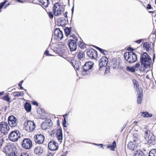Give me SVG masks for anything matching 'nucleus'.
<instances>
[{"instance_id":"2eb2a0df","label":"nucleus","mask_w":156,"mask_h":156,"mask_svg":"<svg viewBox=\"0 0 156 156\" xmlns=\"http://www.w3.org/2000/svg\"><path fill=\"white\" fill-rule=\"evenodd\" d=\"M16 119L12 115L9 116L8 119V123L10 127H15L17 124Z\"/></svg>"},{"instance_id":"c85d7f7f","label":"nucleus","mask_w":156,"mask_h":156,"mask_svg":"<svg viewBox=\"0 0 156 156\" xmlns=\"http://www.w3.org/2000/svg\"><path fill=\"white\" fill-rule=\"evenodd\" d=\"M116 146V143L115 141H114L112 145L109 144L107 146V148L110 149L112 151H114Z\"/></svg>"},{"instance_id":"13d9d810","label":"nucleus","mask_w":156,"mask_h":156,"mask_svg":"<svg viewBox=\"0 0 156 156\" xmlns=\"http://www.w3.org/2000/svg\"><path fill=\"white\" fill-rule=\"evenodd\" d=\"M127 50L128 51H130L132 52H133L134 51V49L132 48H131L130 47H128Z\"/></svg>"},{"instance_id":"2f4dec72","label":"nucleus","mask_w":156,"mask_h":156,"mask_svg":"<svg viewBox=\"0 0 156 156\" xmlns=\"http://www.w3.org/2000/svg\"><path fill=\"white\" fill-rule=\"evenodd\" d=\"M134 156H146V155L142 151L137 150L135 153Z\"/></svg>"},{"instance_id":"0e129e2a","label":"nucleus","mask_w":156,"mask_h":156,"mask_svg":"<svg viewBox=\"0 0 156 156\" xmlns=\"http://www.w3.org/2000/svg\"><path fill=\"white\" fill-rule=\"evenodd\" d=\"M60 122L59 120L58 119L57 121V124L58 126H60Z\"/></svg>"},{"instance_id":"49530a36","label":"nucleus","mask_w":156,"mask_h":156,"mask_svg":"<svg viewBox=\"0 0 156 156\" xmlns=\"http://www.w3.org/2000/svg\"><path fill=\"white\" fill-rule=\"evenodd\" d=\"M3 100L6 101L8 102H9L10 100V98L9 97L8 95H6L3 97L2 98Z\"/></svg>"},{"instance_id":"603ef678","label":"nucleus","mask_w":156,"mask_h":156,"mask_svg":"<svg viewBox=\"0 0 156 156\" xmlns=\"http://www.w3.org/2000/svg\"><path fill=\"white\" fill-rule=\"evenodd\" d=\"M48 16L50 18L52 19L53 18V13L51 12H49L48 13Z\"/></svg>"},{"instance_id":"e2e57ef3","label":"nucleus","mask_w":156,"mask_h":156,"mask_svg":"<svg viewBox=\"0 0 156 156\" xmlns=\"http://www.w3.org/2000/svg\"><path fill=\"white\" fill-rule=\"evenodd\" d=\"M97 145L98 146H100L101 147H103V144H97Z\"/></svg>"},{"instance_id":"4c0bfd02","label":"nucleus","mask_w":156,"mask_h":156,"mask_svg":"<svg viewBox=\"0 0 156 156\" xmlns=\"http://www.w3.org/2000/svg\"><path fill=\"white\" fill-rule=\"evenodd\" d=\"M35 128V127H24L23 129L25 130L27 132L29 133L33 131Z\"/></svg>"},{"instance_id":"69168bd1","label":"nucleus","mask_w":156,"mask_h":156,"mask_svg":"<svg viewBox=\"0 0 156 156\" xmlns=\"http://www.w3.org/2000/svg\"><path fill=\"white\" fill-rule=\"evenodd\" d=\"M67 12H65V13L64 14V16L65 17H67Z\"/></svg>"},{"instance_id":"c756f323","label":"nucleus","mask_w":156,"mask_h":156,"mask_svg":"<svg viewBox=\"0 0 156 156\" xmlns=\"http://www.w3.org/2000/svg\"><path fill=\"white\" fill-rule=\"evenodd\" d=\"M24 124L26 127H32L35 126L34 122L30 120H28L25 122Z\"/></svg>"},{"instance_id":"8fccbe9b","label":"nucleus","mask_w":156,"mask_h":156,"mask_svg":"<svg viewBox=\"0 0 156 156\" xmlns=\"http://www.w3.org/2000/svg\"><path fill=\"white\" fill-rule=\"evenodd\" d=\"M7 2V1L5 0L0 3V10L2 8V7L4 6L5 5Z\"/></svg>"},{"instance_id":"f03ea898","label":"nucleus","mask_w":156,"mask_h":156,"mask_svg":"<svg viewBox=\"0 0 156 156\" xmlns=\"http://www.w3.org/2000/svg\"><path fill=\"white\" fill-rule=\"evenodd\" d=\"M124 58L126 61L129 63H133L137 60L136 54L133 52H126L124 54Z\"/></svg>"},{"instance_id":"4d7b16f0","label":"nucleus","mask_w":156,"mask_h":156,"mask_svg":"<svg viewBox=\"0 0 156 156\" xmlns=\"http://www.w3.org/2000/svg\"><path fill=\"white\" fill-rule=\"evenodd\" d=\"M8 156H17V155L16 154L15 151H13Z\"/></svg>"},{"instance_id":"20e7f679","label":"nucleus","mask_w":156,"mask_h":156,"mask_svg":"<svg viewBox=\"0 0 156 156\" xmlns=\"http://www.w3.org/2000/svg\"><path fill=\"white\" fill-rule=\"evenodd\" d=\"M18 130L12 131L9 135V139L12 142H16L20 137V134Z\"/></svg>"},{"instance_id":"72a5a7b5","label":"nucleus","mask_w":156,"mask_h":156,"mask_svg":"<svg viewBox=\"0 0 156 156\" xmlns=\"http://www.w3.org/2000/svg\"><path fill=\"white\" fill-rule=\"evenodd\" d=\"M24 94L23 91H16L13 93V95L14 97L23 96Z\"/></svg>"},{"instance_id":"680f3d73","label":"nucleus","mask_w":156,"mask_h":156,"mask_svg":"<svg viewBox=\"0 0 156 156\" xmlns=\"http://www.w3.org/2000/svg\"><path fill=\"white\" fill-rule=\"evenodd\" d=\"M46 156H53V154L49 152L47 154Z\"/></svg>"},{"instance_id":"ea45409f","label":"nucleus","mask_w":156,"mask_h":156,"mask_svg":"<svg viewBox=\"0 0 156 156\" xmlns=\"http://www.w3.org/2000/svg\"><path fill=\"white\" fill-rule=\"evenodd\" d=\"M85 56L84 53L82 51H80L77 54V57L79 59H81Z\"/></svg>"},{"instance_id":"864d4df0","label":"nucleus","mask_w":156,"mask_h":156,"mask_svg":"<svg viewBox=\"0 0 156 156\" xmlns=\"http://www.w3.org/2000/svg\"><path fill=\"white\" fill-rule=\"evenodd\" d=\"M144 41L143 39H140L135 41V42L138 44H140L142 41Z\"/></svg>"},{"instance_id":"473e14b6","label":"nucleus","mask_w":156,"mask_h":156,"mask_svg":"<svg viewBox=\"0 0 156 156\" xmlns=\"http://www.w3.org/2000/svg\"><path fill=\"white\" fill-rule=\"evenodd\" d=\"M141 115L144 117H151L152 116V114H149L147 112H141Z\"/></svg>"},{"instance_id":"bf43d9fd","label":"nucleus","mask_w":156,"mask_h":156,"mask_svg":"<svg viewBox=\"0 0 156 156\" xmlns=\"http://www.w3.org/2000/svg\"><path fill=\"white\" fill-rule=\"evenodd\" d=\"M62 152L63 153H62L60 156H66V155L67 153L66 151L63 152V151H62Z\"/></svg>"},{"instance_id":"3c124183","label":"nucleus","mask_w":156,"mask_h":156,"mask_svg":"<svg viewBox=\"0 0 156 156\" xmlns=\"http://www.w3.org/2000/svg\"><path fill=\"white\" fill-rule=\"evenodd\" d=\"M4 141V140L3 138L0 136V149L2 147L3 143Z\"/></svg>"},{"instance_id":"e433bc0d","label":"nucleus","mask_w":156,"mask_h":156,"mask_svg":"<svg viewBox=\"0 0 156 156\" xmlns=\"http://www.w3.org/2000/svg\"><path fill=\"white\" fill-rule=\"evenodd\" d=\"M65 35L66 36H68L70 34L71 31V28L70 27H66L64 30Z\"/></svg>"},{"instance_id":"ddd939ff","label":"nucleus","mask_w":156,"mask_h":156,"mask_svg":"<svg viewBox=\"0 0 156 156\" xmlns=\"http://www.w3.org/2000/svg\"><path fill=\"white\" fill-rule=\"evenodd\" d=\"M145 138L146 140L149 143L154 144L156 142L155 137L153 133H151L150 135L145 136Z\"/></svg>"},{"instance_id":"a19ab883","label":"nucleus","mask_w":156,"mask_h":156,"mask_svg":"<svg viewBox=\"0 0 156 156\" xmlns=\"http://www.w3.org/2000/svg\"><path fill=\"white\" fill-rule=\"evenodd\" d=\"M68 115V114H66L63 115V117H64V120L62 122V125L63 127H66V119L65 118Z\"/></svg>"},{"instance_id":"0eeeda50","label":"nucleus","mask_w":156,"mask_h":156,"mask_svg":"<svg viewBox=\"0 0 156 156\" xmlns=\"http://www.w3.org/2000/svg\"><path fill=\"white\" fill-rule=\"evenodd\" d=\"M87 55L91 59H96L98 56L97 51L93 48L87 49Z\"/></svg>"},{"instance_id":"09e8293b","label":"nucleus","mask_w":156,"mask_h":156,"mask_svg":"<svg viewBox=\"0 0 156 156\" xmlns=\"http://www.w3.org/2000/svg\"><path fill=\"white\" fill-rule=\"evenodd\" d=\"M7 123L4 122H2L0 124V127H7Z\"/></svg>"},{"instance_id":"4be33fe9","label":"nucleus","mask_w":156,"mask_h":156,"mask_svg":"<svg viewBox=\"0 0 156 156\" xmlns=\"http://www.w3.org/2000/svg\"><path fill=\"white\" fill-rule=\"evenodd\" d=\"M43 148L40 146L36 147L34 149V152L37 155H40L43 153Z\"/></svg>"},{"instance_id":"412c9836","label":"nucleus","mask_w":156,"mask_h":156,"mask_svg":"<svg viewBox=\"0 0 156 156\" xmlns=\"http://www.w3.org/2000/svg\"><path fill=\"white\" fill-rule=\"evenodd\" d=\"M52 126V123L50 119L44 120L41 125V127H51Z\"/></svg>"},{"instance_id":"bb28decb","label":"nucleus","mask_w":156,"mask_h":156,"mask_svg":"<svg viewBox=\"0 0 156 156\" xmlns=\"http://www.w3.org/2000/svg\"><path fill=\"white\" fill-rule=\"evenodd\" d=\"M24 107L26 111L27 112H30L31 110V105L28 102H26L25 103Z\"/></svg>"},{"instance_id":"dca6fc26","label":"nucleus","mask_w":156,"mask_h":156,"mask_svg":"<svg viewBox=\"0 0 156 156\" xmlns=\"http://www.w3.org/2000/svg\"><path fill=\"white\" fill-rule=\"evenodd\" d=\"M138 140V139L137 137H134L133 141L134 143L132 141L129 142L127 146L128 148L131 151H133L135 149V145L136 144V142H137Z\"/></svg>"},{"instance_id":"f3484780","label":"nucleus","mask_w":156,"mask_h":156,"mask_svg":"<svg viewBox=\"0 0 156 156\" xmlns=\"http://www.w3.org/2000/svg\"><path fill=\"white\" fill-rule=\"evenodd\" d=\"M143 47L144 49L148 52L151 51L152 50H154V47H152L151 42L147 41L143 43Z\"/></svg>"},{"instance_id":"7ed1b4c3","label":"nucleus","mask_w":156,"mask_h":156,"mask_svg":"<svg viewBox=\"0 0 156 156\" xmlns=\"http://www.w3.org/2000/svg\"><path fill=\"white\" fill-rule=\"evenodd\" d=\"M16 149V147L13 144H7L3 148V151L8 156Z\"/></svg>"},{"instance_id":"423d86ee","label":"nucleus","mask_w":156,"mask_h":156,"mask_svg":"<svg viewBox=\"0 0 156 156\" xmlns=\"http://www.w3.org/2000/svg\"><path fill=\"white\" fill-rule=\"evenodd\" d=\"M63 9L62 6L60 4L59 2L55 4L53 8V12L55 16H58L63 12Z\"/></svg>"},{"instance_id":"c9c22d12","label":"nucleus","mask_w":156,"mask_h":156,"mask_svg":"<svg viewBox=\"0 0 156 156\" xmlns=\"http://www.w3.org/2000/svg\"><path fill=\"white\" fill-rule=\"evenodd\" d=\"M96 48L104 55H106L107 54L108 52L107 51L97 46L96 47Z\"/></svg>"},{"instance_id":"58836bf2","label":"nucleus","mask_w":156,"mask_h":156,"mask_svg":"<svg viewBox=\"0 0 156 156\" xmlns=\"http://www.w3.org/2000/svg\"><path fill=\"white\" fill-rule=\"evenodd\" d=\"M78 44L79 47L82 49H83L86 48V45L84 42L81 41H79Z\"/></svg>"},{"instance_id":"6e6552de","label":"nucleus","mask_w":156,"mask_h":156,"mask_svg":"<svg viewBox=\"0 0 156 156\" xmlns=\"http://www.w3.org/2000/svg\"><path fill=\"white\" fill-rule=\"evenodd\" d=\"M22 146L26 149H29L32 147V143L31 140L29 138H24L23 140Z\"/></svg>"},{"instance_id":"a18cd8bd","label":"nucleus","mask_w":156,"mask_h":156,"mask_svg":"<svg viewBox=\"0 0 156 156\" xmlns=\"http://www.w3.org/2000/svg\"><path fill=\"white\" fill-rule=\"evenodd\" d=\"M145 136L147 135V136L150 135L151 133H151V131L149 129H147V128H145Z\"/></svg>"},{"instance_id":"338daca9","label":"nucleus","mask_w":156,"mask_h":156,"mask_svg":"<svg viewBox=\"0 0 156 156\" xmlns=\"http://www.w3.org/2000/svg\"><path fill=\"white\" fill-rule=\"evenodd\" d=\"M137 122L136 121H135L133 122L134 124V126H137V125H136Z\"/></svg>"},{"instance_id":"37998d69","label":"nucleus","mask_w":156,"mask_h":156,"mask_svg":"<svg viewBox=\"0 0 156 156\" xmlns=\"http://www.w3.org/2000/svg\"><path fill=\"white\" fill-rule=\"evenodd\" d=\"M57 129H55L51 131L50 132V134L51 136L54 137L55 136Z\"/></svg>"},{"instance_id":"f257e3e1","label":"nucleus","mask_w":156,"mask_h":156,"mask_svg":"<svg viewBox=\"0 0 156 156\" xmlns=\"http://www.w3.org/2000/svg\"><path fill=\"white\" fill-rule=\"evenodd\" d=\"M140 61L142 65L140 69V64L139 63H136L134 67L136 70L139 69L140 71L145 72L146 69L150 66L152 62L151 59L147 53L145 52L141 55Z\"/></svg>"},{"instance_id":"79ce46f5","label":"nucleus","mask_w":156,"mask_h":156,"mask_svg":"<svg viewBox=\"0 0 156 156\" xmlns=\"http://www.w3.org/2000/svg\"><path fill=\"white\" fill-rule=\"evenodd\" d=\"M126 69L127 70L132 72H134L136 70L134 67H129L127 66Z\"/></svg>"},{"instance_id":"a878e982","label":"nucleus","mask_w":156,"mask_h":156,"mask_svg":"<svg viewBox=\"0 0 156 156\" xmlns=\"http://www.w3.org/2000/svg\"><path fill=\"white\" fill-rule=\"evenodd\" d=\"M111 63V66L113 69L117 68L119 65V62L115 59H112Z\"/></svg>"},{"instance_id":"9b49d317","label":"nucleus","mask_w":156,"mask_h":156,"mask_svg":"<svg viewBox=\"0 0 156 156\" xmlns=\"http://www.w3.org/2000/svg\"><path fill=\"white\" fill-rule=\"evenodd\" d=\"M137 103L138 104H140L142 103L143 96V90L142 88H140L137 90Z\"/></svg>"},{"instance_id":"393cba45","label":"nucleus","mask_w":156,"mask_h":156,"mask_svg":"<svg viewBox=\"0 0 156 156\" xmlns=\"http://www.w3.org/2000/svg\"><path fill=\"white\" fill-rule=\"evenodd\" d=\"M66 20L62 18H60L58 19L57 25L58 26H64L65 24Z\"/></svg>"},{"instance_id":"39448f33","label":"nucleus","mask_w":156,"mask_h":156,"mask_svg":"<svg viewBox=\"0 0 156 156\" xmlns=\"http://www.w3.org/2000/svg\"><path fill=\"white\" fill-rule=\"evenodd\" d=\"M93 65L94 63L91 61L86 62L83 66L82 74L83 75L87 74L90 72V70L92 68Z\"/></svg>"},{"instance_id":"774afa93","label":"nucleus","mask_w":156,"mask_h":156,"mask_svg":"<svg viewBox=\"0 0 156 156\" xmlns=\"http://www.w3.org/2000/svg\"><path fill=\"white\" fill-rule=\"evenodd\" d=\"M4 91H2L0 92V95H3L4 94Z\"/></svg>"},{"instance_id":"7c9ffc66","label":"nucleus","mask_w":156,"mask_h":156,"mask_svg":"<svg viewBox=\"0 0 156 156\" xmlns=\"http://www.w3.org/2000/svg\"><path fill=\"white\" fill-rule=\"evenodd\" d=\"M132 81L133 83L134 87L136 88V90L138 89V90H139V89L140 88H139V84L138 81L135 79H133Z\"/></svg>"},{"instance_id":"9d476101","label":"nucleus","mask_w":156,"mask_h":156,"mask_svg":"<svg viewBox=\"0 0 156 156\" xmlns=\"http://www.w3.org/2000/svg\"><path fill=\"white\" fill-rule=\"evenodd\" d=\"M34 140L35 142L37 144H41L44 142L45 137L42 134H37L34 136Z\"/></svg>"},{"instance_id":"6ab92c4d","label":"nucleus","mask_w":156,"mask_h":156,"mask_svg":"<svg viewBox=\"0 0 156 156\" xmlns=\"http://www.w3.org/2000/svg\"><path fill=\"white\" fill-rule=\"evenodd\" d=\"M58 54L61 56L65 58H67V55L69 54V52L66 48L64 49L61 48L59 50Z\"/></svg>"},{"instance_id":"f704fd0d","label":"nucleus","mask_w":156,"mask_h":156,"mask_svg":"<svg viewBox=\"0 0 156 156\" xmlns=\"http://www.w3.org/2000/svg\"><path fill=\"white\" fill-rule=\"evenodd\" d=\"M148 156H156V149H151L150 151Z\"/></svg>"},{"instance_id":"f8f14e48","label":"nucleus","mask_w":156,"mask_h":156,"mask_svg":"<svg viewBox=\"0 0 156 156\" xmlns=\"http://www.w3.org/2000/svg\"><path fill=\"white\" fill-rule=\"evenodd\" d=\"M48 148L51 151H55L58 149V146L57 143L54 141H50L48 144Z\"/></svg>"},{"instance_id":"052dcab7","label":"nucleus","mask_w":156,"mask_h":156,"mask_svg":"<svg viewBox=\"0 0 156 156\" xmlns=\"http://www.w3.org/2000/svg\"><path fill=\"white\" fill-rule=\"evenodd\" d=\"M32 104L33 105H35L36 106H38V103L35 101H33L32 102Z\"/></svg>"},{"instance_id":"5fc2aeb1","label":"nucleus","mask_w":156,"mask_h":156,"mask_svg":"<svg viewBox=\"0 0 156 156\" xmlns=\"http://www.w3.org/2000/svg\"><path fill=\"white\" fill-rule=\"evenodd\" d=\"M146 9H147L150 10L151 9H153L151 5L150 4H148L146 6Z\"/></svg>"},{"instance_id":"5701e85b","label":"nucleus","mask_w":156,"mask_h":156,"mask_svg":"<svg viewBox=\"0 0 156 156\" xmlns=\"http://www.w3.org/2000/svg\"><path fill=\"white\" fill-rule=\"evenodd\" d=\"M72 64L75 70H79L80 69V63L76 60L72 61Z\"/></svg>"},{"instance_id":"4468645a","label":"nucleus","mask_w":156,"mask_h":156,"mask_svg":"<svg viewBox=\"0 0 156 156\" xmlns=\"http://www.w3.org/2000/svg\"><path fill=\"white\" fill-rule=\"evenodd\" d=\"M99 65L100 68L105 67L107 65L108 59L106 56H102L99 61Z\"/></svg>"},{"instance_id":"6e6d98bb","label":"nucleus","mask_w":156,"mask_h":156,"mask_svg":"<svg viewBox=\"0 0 156 156\" xmlns=\"http://www.w3.org/2000/svg\"><path fill=\"white\" fill-rule=\"evenodd\" d=\"M20 156H29V155L27 153L24 152L22 153Z\"/></svg>"},{"instance_id":"de8ad7c7","label":"nucleus","mask_w":156,"mask_h":156,"mask_svg":"<svg viewBox=\"0 0 156 156\" xmlns=\"http://www.w3.org/2000/svg\"><path fill=\"white\" fill-rule=\"evenodd\" d=\"M110 72V67L109 66H107L106 68V69H105V74H108Z\"/></svg>"},{"instance_id":"c03bdc74","label":"nucleus","mask_w":156,"mask_h":156,"mask_svg":"<svg viewBox=\"0 0 156 156\" xmlns=\"http://www.w3.org/2000/svg\"><path fill=\"white\" fill-rule=\"evenodd\" d=\"M44 55H45L46 56H52V55H51L49 51L48 50V49H47L44 52Z\"/></svg>"},{"instance_id":"aec40b11","label":"nucleus","mask_w":156,"mask_h":156,"mask_svg":"<svg viewBox=\"0 0 156 156\" xmlns=\"http://www.w3.org/2000/svg\"><path fill=\"white\" fill-rule=\"evenodd\" d=\"M55 136L57 140L61 142L63 138L62 130L61 128L57 129Z\"/></svg>"},{"instance_id":"cd10ccee","label":"nucleus","mask_w":156,"mask_h":156,"mask_svg":"<svg viewBox=\"0 0 156 156\" xmlns=\"http://www.w3.org/2000/svg\"><path fill=\"white\" fill-rule=\"evenodd\" d=\"M9 129V127H0L1 132L4 135L7 134Z\"/></svg>"},{"instance_id":"b1692460","label":"nucleus","mask_w":156,"mask_h":156,"mask_svg":"<svg viewBox=\"0 0 156 156\" xmlns=\"http://www.w3.org/2000/svg\"><path fill=\"white\" fill-rule=\"evenodd\" d=\"M38 1L41 5L45 8L48 6L50 3L49 0H38Z\"/></svg>"},{"instance_id":"1a4fd4ad","label":"nucleus","mask_w":156,"mask_h":156,"mask_svg":"<svg viewBox=\"0 0 156 156\" xmlns=\"http://www.w3.org/2000/svg\"><path fill=\"white\" fill-rule=\"evenodd\" d=\"M54 38L56 40L60 41L63 38V35L62 31L59 28H56L54 30Z\"/></svg>"},{"instance_id":"a211bd4d","label":"nucleus","mask_w":156,"mask_h":156,"mask_svg":"<svg viewBox=\"0 0 156 156\" xmlns=\"http://www.w3.org/2000/svg\"><path fill=\"white\" fill-rule=\"evenodd\" d=\"M68 43L71 51H74L76 49V44L75 40H69Z\"/></svg>"}]
</instances>
